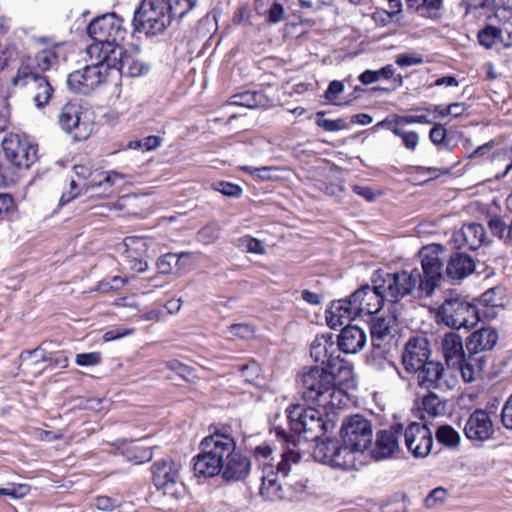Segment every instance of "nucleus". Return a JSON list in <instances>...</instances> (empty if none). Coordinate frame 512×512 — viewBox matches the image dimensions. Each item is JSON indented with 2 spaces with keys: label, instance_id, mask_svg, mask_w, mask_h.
<instances>
[{
  "label": "nucleus",
  "instance_id": "obj_1",
  "mask_svg": "<svg viewBox=\"0 0 512 512\" xmlns=\"http://www.w3.org/2000/svg\"><path fill=\"white\" fill-rule=\"evenodd\" d=\"M200 452L193 457V470L197 477L220 475L227 482L242 481L251 471L249 457L237 450L236 440L223 431L204 437Z\"/></svg>",
  "mask_w": 512,
  "mask_h": 512
},
{
  "label": "nucleus",
  "instance_id": "obj_2",
  "mask_svg": "<svg viewBox=\"0 0 512 512\" xmlns=\"http://www.w3.org/2000/svg\"><path fill=\"white\" fill-rule=\"evenodd\" d=\"M297 383L308 403L324 409L340 408L347 403V395L336 385L334 373L323 367H304L298 374Z\"/></svg>",
  "mask_w": 512,
  "mask_h": 512
},
{
  "label": "nucleus",
  "instance_id": "obj_3",
  "mask_svg": "<svg viewBox=\"0 0 512 512\" xmlns=\"http://www.w3.org/2000/svg\"><path fill=\"white\" fill-rule=\"evenodd\" d=\"M386 301L382 291L373 286L363 285L349 297L333 301L326 311L327 325L332 329L354 320L362 315H371L380 311Z\"/></svg>",
  "mask_w": 512,
  "mask_h": 512
},
{
  "label": "nucleus",
  "instance_id": "obj_4",
  "mask_svg": "<svg viewBox=\"0 0 512 512\" xmlns=\"http://www.w3.org/2000/svg\"><path fill=\"white\" fill-rule=\"evenodd\" d=\"M291 433L283 427L274 428L275 434L287 444L296 445V439L302 437L306 441H318L334 428V423L317 409L301 404L290 405L286 409Z\"/></svg>",
  "mask_w": 512,
  "mask_h": 512
},
{
  "label": "nucleus",
  "instance_id": "obj_5",
  "mask_svg": "<svg viewBox=\"0 0 512 512\" xmlns=\"http://www.w3.org/2000/svg\"><path fill=\"white\" fill-rule=\"evenodd\" d=\"M124 21L115 13H107L94 18L87 27L92 43L86 52L90 60L103 61L111 53H118L127 31Z\"/></svg>",
  "mask_w": 512,
  "mask_h": 512
},
{
  "label": "nucleus",
  "instance_id": "obj_6",
  "mask_svg": "<svg viewBox=\"0 0 512 512\" xmlns=\"http://www.w3.org/2000/svg\"><path fill=\"white\" fill-rule=\"evenodd\" d=\"M343 446V465L353 466L355 470L364 465L366 451L371 447L373 429L371 422L356 414L345 419L341 427Z\"/></svg>",
  "mask_w": 512,
  "mask_h": 512
},
{
  "label": "nucleus",
  "instance_id": "obj_7",
  "mask_svg": "<svg viewBox=\"0 0 512 512\" xmlns=\"http://www.w3.org/2000/svg\"><path fill=\"white\" fill-rule=\"evenodd\" d=\"M376 283V288L382 291L386 301L396 303L406 296H411L415 292L419 296V270L414 268L410 271L401 270L394 273L378 270L372 279Z\"/></svg>",
  "mask_w": 512,
  "mask_h": 512
},
{
  "label": "nucleus",
  "instance_id": "obj_8",
  "mask_svg": "<svg viewBox=\"0 0 512 512\" xmlns=\"http://www.w3.org/2000/svg\"><path fill=\"white\" fill-rule=\"evenodd\" d=\"M172 18L171 2L143 0L134 11L132 24L135 31L156 36L165 31Z\"/></svg>",
  "mask_w": 512,
  "mask_h": 512
},
{
  "label": "nucleus",
  "instance_id": "obj_9",
  "mask_svg": "<svg viewBox=\"0 0 512 512\" xmlns=\"http://www.w3.org/2000/svg\"><path fill=\"white\" fill-rule=\"evenodd\" d=\"M437 323H443L452 329L470 328L479 321L475 305L460 295L445 298L436 312Z\"/></svg>",
  "mask_w": 512,
  "mask_h": 512
},
{
  "label": "nucleus",
  "instance_id": "obj_10",
  "mask_svg": "<svg viewBox=\"0 0 512 512\" xmlns=\"http://www.w3.org/2000/svg\"><path fill=\"white\" fill-rule=\"evenodd\" d=\"M2 148L8 162L19 169L30 168L38 159V146L26 135L9 133L2 140Z\"/></svg>",
  "mask_w": 512,
  "mask_h": 512
},
{
  "label": "nucleus",
  "instance_id": "obj_11",
  "mask_svg": "<svg viewBox=\"0 0 512 512\" xmlns=\"http://www.w3.org/2000/svg\"><path fill=\"white\" fill-rule=\"evenodd\" d=\"M301 455L294 449H287L281 454V460L276 465V472L274 470L264 472L261 479L262 485L260 494L269 501L280 500L284 497L282 485L278 482V475L288 477L292 471L293 466L298 465Z\"/></svg>",
  "mask_w": 512,
  "mask_h": 512
},
{
  "label": "nucleus",
  "instance_id": "obj_12",
  "mask_svg": "<svg viewBox=\"0 0 512 512\" xmlns=\"http://www.w3.org/2000/svg\"><path fill=\"white\" fill-rule=\"evenodd\" d=\"M421 258L422 273L419 271L420 294L431 296L442 279L443 262L434 247H424Z\"/></svg>",
  "mask_w": 512,
  "mask_h": 512
},
{
  "label": "nucleus",
  "instance_id": "obj_13",
  "mask_svg": "<svg viewBox=\"0 0 512 512\" xmlns=\"http://www.w3.org/2000/svg\"><path fill=\"white\" fill-rule=\"evenodd\" d=\"M91 61L92 64L68 75L67 85L72 92L87 95L106 80L107 70L104 62Z\"/></svg>",
  "mask_w": 512,
  "mask_h": 512
},
{
  "label": "nucleus",
  "instance_id": "obj_14",
  "mask_svg": "<svg viewBox=\"0 0 512 512\" xmlns=\"http://www.w3.org/2000/svg\"><path fill=\"white\" fill-rule=\"evenodd\" d=\"M117 51L118 53H111L103 59L107 71L116 70L127 77H139L148 72L149 67L143 63L138 49L124 50L121 47Z\"/></svg>",
  "mask_w": 512,
  "mask_h": 512
},
{
  "label": "nucleus",
  "instance_id": "obj_15",
  "mask_svg": "<svg viewBox=\"0 0 512 512\" xmlns=\"http://www.w3.org/2000/svg\"><path fill=\"white\" fill-rule=\"evenodd\" d=\"M463 433L477 445L492 439L495 429L490 413L485 409L474 410L465 421Z\"/></svg>",
  "mask_w": 512,
  "mask_h": 512
},
{
  "label": "nucleus",
  "instance_id": "obj_16",
  "mask_svg": "<svg viewBox=\"0 0 512 512\" xmlns=\"http://www.w3.org/2000/svg\"><path fill=\"white\" fill-rule=\"evenodd\" d=\"M58 122L62 130L71 134L77 141L85 140L91 132V125L83 119L82 108L78 104L64 105L58 116Z\"/></svg>",
  "mask_w": 512,
  "mask_h": 512
},
{
  "label": "nucleus",
  "instance_id": "obj_17",
  "mask_svg": "<svg viewBox=\"0 0 512 512\" xmlns=\"http://www.w3.org/2000/svg\"><path fill=\"white\" fill-rule=\"evenodd\" d=\"M431 356L429 341L424 336L411 337L402 351V364L408 373L418 371Z\"/></svg>",
  "mask_w": 512,
  "mask_h": 512
},
{
  "label": "nucleus",
  "instance_id": "obj_18",
  "mask_svg": "<svg viewBox=\"0 0 512 512\" xmlns=\"http://www.w3.org/2000/svg\"><path fill=\"white\" fill-rule=\"evenodd\" d=\"M405 445L416 458L426 457L433 446L430 429L421 423L413 422L404 429Z\"/></svg>",
  "mask_w": 512,
  "mask_h": 512
},
{
  "label": "nucleus",
  "instance_id": "obj_19",
  "mask_svg": "<svg viewBox=\"0 0 512 512\" xmlns=\"http://www.w3.org/2000/svg\"><path fill=\"white\" fill-rule=\"evenodd\" d=\"M403 431V425L397 424L391 430H381L376 434L373 447H370V455L379 461L392 457L399 449L398 436Z\"/></svg>",
  "mask_w": 512,
  "mask_h": 512
},
{
  "label": "nucleus",
  "instance_id": "obj_20",
  "mask_svg": "<svg viewBox=\"0 0 512 512\" xmlns=\"http://www.w3.org/2000/svg\"><path fill=\"white\" fill-rule=\"evenodd\" d=\"M445 369L441 362L430 360L420 367L418 371L412 372L417 376V384L419 387L432 390H445L450 386L445 379Z\"/></svg>",
  "mask_w": 512,
  "mask_h": 512
},
{
  "label": "nucleus",
  "instance_id": "obj_21",
  "mask_svg": "<svg viewBox=\"0 0 512 512\" xmlns=\"http://www.w3.org/2000/svg\"><path fill=\"white\" fill-rule=\"evenodd\" d=\"M124 176L116 171L97 172L93 178L85 184V193L102 198L112 197L116 187L122 182Z\"/></svg>",
  "mask_w": 512,
  "mask_h": 512
},
{
  "label": "nucleus",
  "instance_id": "obj_22",
  "mask_svg": "<svg viewBox=\"0 0 512 512\" xmlns=\"http://www.w3.org/2000/svg\"><path fill=\"white\" fill-rule=\"evenodd\" d=\"M343 446L339 445L337 440L327 439L326 441L318 442L313 451V457L316 461L329 464L332 467L340 468L343 470H353V466L343 465L344 458Z\"/></svg>",
  "mask_w": 512,
  "mask_h": 512
},
{
  "label": "nucleus",
  "instance_id": "obj_23",
  "mask_svg": "<svg viewBox=\"0 0 512 512\" xmlns=\"http://www.w3.org/2000/svg\"><path fill=\"white\" fill-rule=\"evenodd\" d=\"M181 465L170 458L156 461L152 465L153 482L158 489L168 490L180 479Z\"/></svg>",
  "mask_w": 512,
  "mask_h": 512
},
{
  "label": "nucleus",
  "instance_id": "obj_24",
  "mask_svg": "<svg viewBox=\"0 0 512 512\" xmlns=\"http://www.w3.org/2000/svg\"><path fill=\"white\" fill-rule=\"evenodd\" d=\"M486 238V231L480 223H469L453 233L452 242L456 248L476 250L482 246Z\"/></svg>",
  "mask_w": 512,
  "mask_h": 512
},
{
  "label": "nucleus",
  "instance_id": "obj_25",
  "mask_svg": "<svg viewBox=\"0 0 512 512\" xmlns=\"http://www.w3.org/2000/svg\"><path fill=\"white\" fill-rule=\"evenodd\" d=\"M339 350L338 344H335L332 334L328 333L316 336L311 343L310 354L316 362L331 366L332 362L338 358L335 354Z\"/></svg>",
  "mask_w": 512,
  "mask_h": 512
},
{
  "label": "nucleus",
  "instance_id": "obj_26",
  "mask_svg": "<svg viewBox=\"0 0 512 512\" xmlns=\"http://www.w3.org/2000/svg\"><path fill=\"white\" fill-rule=\"evenodd\" d=\"M366 341L364 330L356 325H346L337 337L338 348L346 354H355L361 351Z\"/></svg>",
  "mask_w": 512,
  "mask_h": 512
},
{
  "label": "nucleus",
  "instance_id": "obj_27",
  "mask_svg": "<svg viewBox=\"0 0 512 512\" xmlns=\"http://www.w3.org/2000/svg\"><path fill=\"white\" fill-rule=\"evenodd\" d=\"M441 351L449 367L463 361L465 356L461 336L456 332H448L441 338Z\"/></svg>",
  "mask_w": 512,
  "mask_h": 512
},
{
  "label": "nucleus",
  "instance_id": "obj_28",
  "mask_svg": "<svg viewBox=\"0 0 512 512\" xmlns=\"http://www.w3.org/2000/svg\"><path fill=\"white\" fill-rule=\"evenodd\" d=\"M474 271L475 262L473 258L467 254L455 252L450 256L447 262L446 274L451 279H464Z\"/></svg>",
  "mask_w": 512,
  "mask_h": 512
},
{
  "label": "nucleus",
  "instance_id": "obj_29",
  "mask_svg": "<svg viewBox=\"0 0 512 512\" xmlns=\"http://www.w3.org/2000/svg\"><path fill=\"white\" fill-rule=\"evenodd\" d=\"M498 340V333L491 327L482 328L473 332L467 341L466 347L470 354H477L492 349Z\"/></svg>",
  "mask_w": 512,
  "mask_h": 512
},
{
  "label": "nucleus",
  "instance_id": "obj_30",
  "mask_svg": "<svg viewBox=\"0 0 512 512\" xmlns=\"http://www.w3.org/2000/svg\"><path fill=\"white\" fill-rule=\"evenodd\" d=\"M397 326V320L395 317L379 316L372 319L370 324V332L373 341H384L392 337Z\"/></svg>",
  "mask_w": 512,
  "mask_h": 512
},
{
  "label": "nucleus",
  "instance_id": "obj_31",
  "mask_svg": "<svg viewBox=\"0 0 512 512\" xmlns=\"http://www.w3.org/2000/svg\"><path fill=\"white\" fill-rule=\"evenodd\" d=\"M487 225L494 237L512 248V219L494 215L489 218Z\"/></svg>",
  "mask_w": 512,
  "mask_h": 512
},
{
  "label": "nucleus",
  "instance_id": "obj_32",
  "mask_svg": "<svg viewBox=\"0 0 512 512\" xmlns=\"http://www.w3.org/2000/svg\"><path fill=\"white\" fill-rule=\"evenodd\" d=\"M387 125L391 132L401 138L404 147L410 151H414L419 144V134L416 131H408L404 129V126L395 122L384 119L376 124L375 127H381Z\"/></svg>",
  "mask_w": 512,
  "mask_h": 512
},
{
  "label": "nucleus",
  "instance_id": "obj_33",
  "mask_svg": "<svg viewBox=\"0 0 512 512\" xmlns=\"http://www.w3.org/2000/svg\"><path fill=\"white\" fill-rule=\"evenodd\" d=\"M497 26L502 36V48L512 47V8L501 7L496 10Z\"/></svg>",
  "mask_w": 512,
  "mask_h": 512
},
{
  "label": "nucleus",
  "instance_id": "obj_34",
  "mask_svg": "<svg viewBox=\"0 0 512 512\" xmlns=\"http://www.w3.org/2000/svg\"><path fill=\"white\" fill-rule=\"evenodd\" d=\"M20 367L23 370L39 374L43 371V368L39 367V364L46 362L48 357L44 350L39 346L33 350L23 351L20 356Z\"/></svg>",
  "mask_w": 512,
  "mask_h": 512
},
{
  "label": "nucleus",
  "instance_id": "obj_35",
  "mask_svg": "<svg viewBox=\"0 0 512 512\" xmlns=\"http://www.w3.org/2000/svg\"><path fill=\"white\" fill-rule=\"evenodd\" d=\"M408 9L415 10L420 16L436 19L441 15L443 0H405Z\"/></svg>",
  "mask_w": 512,
  "mask_h": 512
},
{
  "label": "nucleus",
  "instance_id": "obj_36",
  "mask_svg": "<svg viewBox=\"0 0 512 512\" xmlns=\"http://www.w3.org/2000/svg\"><path fill=\"white\" fill-rule=\"evenodd\" d=\"M41 75L37 72L36 66L31 60V56H27L22 59L20 66L13 78V84L15 86H25L30 82H36Z\"/></svg>",
  "mask_w": 512,
  "mask_h": 512
},
{
  "label": "nucleus",
  "instance_id": "obj_37",
  "mask_svg": "<svg viewBox=\"0 0 512 512\" xmlns=\"http://www.w3.org/2000/svg\"><path fill=\"white\" fill-rule=\"evenodd\" d=\"M478 41L480 45L487 49L502 47V36L497 25H487L478 32Z\"/></svg>",
  "mask_w": 512,
  "mask_h": 512
},
{
  "label": "nucleus",
  "instance_id": "obj_38",
  "mask_svg": "<svg viewBox=\"0 0 512 512\" xmlns=\"http://www.w3.org/2000/svg\"><path fill=\"white\" fill-rule=\"evenodd\" d=\"M35 87L34 102L38 108L46 106L52 96L53 88L45 76L33 83Z\"/></svg>",
  "mask_w": 512,
  "mask_h": 512
},
{
  "label": "nucleus",
  "instance_id": "obj_39",
  "mask_svg": "<svg viewBox=\"0 0 512 512\" xmlns=\"http://www.w3.org/2000/svg\"><path fill=\"white\" fill-rule=\"evenodd\" d=\"M31 60L39 73L53 67L58 61V56L54 48H48L38 52L34 56H31Z\"/></svg>",
  "mask_w": 512,
  "mask_h": 512
},
{
  "label": "nucleus",
  "instance_id": "obj_40",
  "mask_svg": "<svg viewBox=\"0 0 512 512\" xmlns=\"http://www.w3.org/2000/svg\"><path fill=\"white\" fill-rule=\"evenodd\" d=\"M395 69L393 65L388 64L379 70H365L359 76V80L364 85H369L379 81L380 79H390L394 76Z\"/></svg>",
  "mask_w": 512,
  "mask_h": 512
},
{
  "label": "nucleus",
  "instance_id": "obj_41",
  "mask_svg": "<svg viewBox=\"0 0 512 512\" xmlns=\"http://www.w3.org/2000/svg\"><path fill=\"white\" fill-rule=\"evenodd\" d=\"M422 409L429 417H437L445 411V405L434 393H429L422 398Z\"/></svg>",
  "mask_w": 512,
  "mask_h": 512
},
{
  "label": "nucleus",
  "instance_id": "obj_42",
  "mask_svg": "<svg viewBox=\"0 0 512 512\" xmlns=\"http://www.w3.org/2000/svg\"><path fill=\"white\" fill-rule=\"evenodd\" d=\"M192 252H181L179 254L167 253L157 260V268L161 274H170L173 266L178 264L179 260L183 257L193 256Z\"/></svg>",
  "mask_w": 512,
  "mask_h": 512
},
{
  "label": "nucleus",
  "instance_id": "obj_43",
  "mask_svg": "<svg viewBox=\"0 0 512 512\" xmlns=\"http://www.w3.org/2000/svg\"><path fill=\"white\" fill-rule=\"evenodd\" d=\"M476 362L477 359L472 356H463V361L454 366L460 371L463 380L467 383L473 382L479 373V367L477 366Z\"/></svg>",
  "mask_w": 512,
  "mask_h": 512
},
{
  "label": "nucleus",
  "instance_id": "obj_44",
  "mask_svg": "<svg viewBox=\"0 0 512 512\" xmlns=\"http://www.w3.org/2000/svg\"><path fill=\"white\" fill-rule=\"evenodd\" d=\"M262 98L263 97L260 93L254 91H245L234 95L232 97L231 103L253 109L261 105Z\"/></svg>",
  "mask_w": 512,
  "mask_h": 512
},
{
  "label": "nucleus",
  "instance_id": "obj_45",
  "mask_svg": "<svg viewBox=\"0 0 512 512\" xmlns=\"http://www.w3.org/2000/svg\"><path fill=\"white\" fill-rule=\"evenodd\" d=\"M504 301V289L500 286L493 287L481 295V302L488 307H501Z\"/></svg>",
  "mask_w": 512,
  "mask_h": 512
},
{
  "label": "nucleus",
  "instance_id": "obj_46",
  "mask_svg": "<svg viewBox=\"0 0 512 512\" xmlns=\"http://www.w3.org/2000/svg\"><path fill=\"white\" fill-rule=\"evenodd\" d=\"M436 439L446 446H457L460 442L459 433L449 425L440 426L436 431Z\"/></svg>",
  "mask_w": 512,
  "mask_h": 512
},
{
  "label": "nucleus",
  "instance_id": "obj_47",
  "mask_svg": "<svg viewBox=\"0 0 512 512\" xmlns=\"http://www.w3.org/2000/svg\"><path fill=\"white\" fill-rule=\"evenodd\" d=\"M272 448L267 444H262L254 449V456L262 467L263 473L274 470V465L270 462L272 458Z\"/></svg>",
  "mask_w": 512,
  "mask_h": 512
},
{
  "label": "nucleus",
  "instance_id": "obj_48",
  "mask_svg": "<svg viewBox=\"0 0 512 512\" xmlns=\"http://www.w3.org/2000/svg\"><path fill=\"white\" fill-rule=\"evenodd\" d=\"M429 139L434 145H444V147L449 151L454 147L450 140L447 139V130L440 123L435 124L430 130Z\"/></svg>",
  "mask_w": 512,
  "mask_h": 512
},
{
  "label": "nucleus",
  "instance_id": "obj_49",
  "mask_svg": "<svg viewBox=\"0 0 512 512\" xmlns=\"http://www.w3.org/2000/svg\"><path fill=\"white\" fill-rule=\"evenodd\" d=\"M261 368L256 362L244 365L240 371L242 380L251 385H259Z\"/></svg>",
  "mask_w": 512,
  "mask_h": 512
},
{
  "label": "nucleus",
  "instance_id": "obj_50",
  "mask_svg": "<svg viewBox=\"0 0 512 512\" xmlns=\"http://www.w3.org/2000/svg\"><path fill=\"white\" fill-rule=\"evenodd\" d=\"M254 328L248 324L239 323V324H233L231 325L228 330L227 334L230 338H240L244 340H248L254 337Z\"/></svg>",
  "mask_w": 512,
  "mask_h": 512
},
{
  "label": "nucleus",
  "instance_id": "obj_51",
  "mask_svg": "<svg viewBox=\"0 0 512 512\" xmlns=\"http://www.w3.org/2000/svg\"><path fill=\"white\" fill-rule=\"evenodd\" d=\"M127 250H133L137 254L146 252L149 248V239L142 236H129L124 239Z\"/></svg>",
  "mask_w": 512,
  "mask_h": 512
},
{
  "label": "nucleus",
  "instance_id": "obj_52",
  "mask_svg": "<svg viewBox=\"0 0 512 512\" xmlns=\"http://www.w3.org/2000/svg\"><path fill=\"white\" fill-rule=\"evenodd\" d=\"M198 0H173L171 1V13L173 17L182 18L191 11Z\"/></svg>",
  "mask_w": 512,
  "mask_h": 512
},
{
  "label": "nucleus",
  "instance_id": "obj_53",
  "mask_svg": "<svg viewBox=\"0 0 512 512\" xmlns=\"http://www.w3.org/2000/svg\"><path fill=\"white\" fill-rule=\"evenodd\" d=\"M238 246L246 252L263 254L265 252L264 246L260 240L251 236H243L238 241Z\"/></svg>",
  "mask_w": 512,
  "mask_h": 512
},
{
  "label": "nucleus",
  "instance_id": "obj_54",
  "mask_svg": "<svg viewBox=\"0 0 512 512\" xmlns=\"http://www.w3.org/2000/svg\"><path fill=\"white\" fill-rule=\"evenodd\" d=\"M16 208L14 198L8 193L0 194V223L10 217Z\"/></svg>",
  "mask_w": 512,
  "mask_h": 512
},
{
  "label": "nucleus",
  "instance_id": "obj_55",
  "mask_svg": "<svg viewBox=\"0 0 512 512\" xmlns=\"http://www.w3.org/2000/svg\"><path fill=\"white\" fill-rule=\"evenodd\" d=\"M102 356L100 352H89V353H79L75 357V363L78 366H95L101 363Z\"/></svg>",
  "mask_w": 512,
  "mask_h": 512
},
{
  "label": "nucleus",
  "instance_id": "obj_56",
  "mask_svg": "<svg viewBox=\"0 0 512 512\" xmlns=\"http://www.w3.org/2000/svg\"><path fill=\"white\" fill-rule=\"evenodd\" d=\"M82 191L85 192V185L83 187H79V185L74 180H71L69 183V189L64 191L60 197V205H66L70 203L77 196H79Z\"/></svg>",
  "mask_w": 512,
  "mask_h": 512
},
{
  "label": "nucleus",
  "instance_id": "obj_57",
  "mask_svg": "<svg viewBox=\"0 0 512 512\" xmlns=\"http://www.w3.org/2000/svg\"><path fill=\"white\" fill-rule=\"evenodd\" d=\"M219 238V228L215 225H207L198 232V239L208 245Z\"/></svg>",
  "mask_w": 512,
  "mask_h": 512
},
{
  "label": "nucleus",
  "instance_id": "obj_58",
  "mask_svg": "<svg viewBox=\"0 0 512 512\" xmlns=\"http://www.w3.org/2000/svg\"><path fill=\"white\" fill-rule=\"evenodd\" d=\"M447 496V491L442 487H437L432 490L428 496L425 498V506L427 508L436 507L439 504H442Z\"/></svg>",
  "mask_w": 512,
  "mask_h": 512
},
{
  "label": "nucleus",
  "instance_id": "obj_59",
  "mask_svg": "<svg viewBox=\"0 0 512 512\" xmlns=\"http://www.w3.org/2000/svg\"><path fill=\"white\" fill-rule=\"evenodd\" d=\"M215 190L229 197H240L242 194V188L230 182H219L215 186Z\"/></svg>",
  "mask_w": 512,
  "mask_h": 512
},
{
  "label": "nucleus",
  "instance_id": "obj_60",
  "mask_svg": "<svg viewBox=\"0 0 512 512\" xmlns=\"http://www.w3.org/2000/svg\"><path fill=\"white\" fill-rule=\"evenodd\" d=\"M395 63L400 67H409L413 65H420L423 63V58L421 55L412 53V54H400L396 57Z\"/></svg>",
  "mask_w": 512,
  "mask_h": 512
},
{
  "label": "nucleus",
  "instance_id": "obj_61",
  "mask_svg": "<svg viewBox=\"0 0 512 512\" xmlns=\"http://www.w3.org/2000/svg\"><path fill=\"white\" fill-rule=\"evenodd\" d=\"M95 507L104 512H112L119 507V501L108 496H99L95 499Z\"/></svg>",
  "mask_w": 512,
  "mask_h": 512
},
{
  "label": "nucleus",
  "instance_id": "obj_62",
  "mask_svg": "<svg viewBox=\"0 0 512 512\" xmlns=\"http://www.w3.org/2000/svg\"><path fill=\"white\" fill-rule=\"evenodd\" d=\"M393 121L405 126L409 124H431L432 120L426 115L396 116Z\"/></svg>",
  "mask_w": 512,
  "mask_h": 512
},
{
  "label": "nucleus",
  "instance_id": "obj_63",
  "mask_svg": "<svg viewBox=\"0 0 512 512\" xmlns=\"http://www.w3.org/2000/svg\"><path fill=\"white\" fill-rule=\"evenodd\" d=\"M285 10L282 4L274 2L267 11V19L270 23H278L284 19Z\"/></svg>",
  "mask_w": 512,
  "mask_h": 512
},
{
  "label": "nucleus",
  "instance_id": "obj_64",
  "mask_svg": "<svg viewBox=\"0 0 512 512\" xmlns=\"http://www.w3.org/2000/svg\"><path fill=\"white\" fill-rule=\"evenodd\" d=\"M501 419L505 428L512 429V395L507 399L502 408Z\"/></svg>",
  "mask_w": 512,
  "mask_h": 512
}]
</instances>
